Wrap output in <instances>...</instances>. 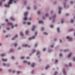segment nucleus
<instances>
[{
	"instance_id": "27",
	"label": "nucleus",
	"mask_w": 75,
	"mask_h": 75,
	"mask_svg": "<svg viewBox=\"0 0 75 75\" xmlns=\"http://www.w3.org/2000/svg\"><path fill=\"white\" fill-rule=\"evenodd\" d=\"M28 31H26V34H28Z\"/></svg>"
},
{
	"instance_id": "10",
	"label": "nucleus",
	"mask_w": 75,
	"mask_h": 75,
	"mask_svg": "<svg viewBox=\"0 0 75 75\" xmlns=\"http://www.w3.org/2000/svg\"><path fill=\"white\" fill-rule=\"evenodd\" d=\"M2 60L3 61H7V60L6 59H2Z\"/></svg>"
},
{
	"instance_id": "59",
	"label": "nucleus",
	"mask_w": 75,
	"mask_h": 75,
	"mask_svg": "<svg viewBox=\"0 0 75 75\" xmlns=\"http://www.w3.org/2000/svg\"><path fill=\"white\" fill-rule=\"evenodd\" d=\"M4 33H6V31L5 30H4Z\"/></svg>"
},
{
	"instance_id": "26",
	"label": "nucleus",
	"mask_w": 75,
	"mask_h": 75,
	"mask_svg": "<svg viewBox=\"0 0 75 75\" xmlns=\"http://www.w3.org/2000/svg\"><path fill=\"white\" fill-rule=\"evenodd\" d=\"M59 56L60 57H62V54H59Z\"/></svg>"
},
{
	"instance_id": "14",
	"label": "nucleus",
	"mask_w": 75,
	"mask_h": 75,
	"mask_svg": "<svg viewBox=\"0 0 75 75\" xmlns=\"http://www.w3.org/2000/svg\"><path fill=\"white\" fill-rule=\"evenodd\" d=\"M16 37H17V35H16L14 38H12V40H14V38H16Z\"/></svg>"
},
{
	"instance_id": "44",
	"label": "nucleus",
	"mask_w": 75,
	"mask_h": 75,
	"mask_svg": "<svg viewBox=\"0 0 75 75\" xmlns=\"http://www.w3.org/2000/svg\"><path fill=\"white\" fill-rule=\"evenodd\" d=\"M1 6V2H0V6Z\"/></svg>"
},
{
	"instance_id": "16",
	"label": "nucleus",
	"mask_w": 75,
	"mask_h": 75,
	"mask_svg": "<svg viewBox=\"0 0 75 75\" xmlns=\"http://www.w3.org/2000/svg\"><path fill=\"white\" fill-rule=\"evenodd\" d=\"M57 31L58 33H59V28H57Z\"/></svg>"
},
{
	"instance_id": "21",
	"label": "nucleus",
	"mask_w": 75,
	"mask_h": 75,
	"mask_svg": "<svg viewBox=\"0 0 75 75\" xmlns=\"http://www.w3.org/2000/svg\"><path fill=\"white\" fill-rule=\"evenodd\" d=\"M21 73V72L19 71H17V74H20Z\"/></svg>"
},
{
	"instance_id": "1",
	"label": "nucleus",
	"mask_w": 75,
	"mask_h": 75,
	"mask_svg": "<svg viewBox=\"0 0 75 75\" xmlns=\"http://www.w3.org/2000/svg\"><path fill=\"white\" fill-rule=\"evenodd\" d=\"M12 1H13L15 3H16V1H14V0H10L8 3V5L5 4L4 5L6 7H9L10 4H12Z\"/></svg>"
},
{
	"instance_id": "5",
	"label": "nucleus",
	"mask_w": 75,
	"mask_h": 75,
	"mask_svg": "<svg viewBox=\"0 0 75 75\" xmlns=\"http://www.w3.org/2000/svg\"><path fill=\"white\" fill-rule=\"evenodd\" d=\"M23 47H28V48H30V46L26 44L23 45Z\"/></svg>"
},
{
	"instance_id": "47",
	"label": "nucleus",
	"mask_w": 75,
	"mask_h": 75,
	"mask_svg": "<svg viewBox=\"0 0 75 75\" xmlns=\"http://www.w3.org/2000/svg\"><path fill=\"white\" fill-rule=\"evenodd\" d=\"M59 41L60 42H62V41L60 39L59 40Z\"/></svg>"
},
{
	"instance_id": "28",
	"label": "nucleus",
	"mask_w": 75,
	"mask_h": 75,
	"mask_svg": "<svg viewBox=\"0 0 75 75\" xmlns=\"http://www.w3.org/2000/svg\"><path fill=\"white\" fill-rule=\"evenodd\" d=\"M37 33L35 32V36H36V35H37Z\"/></svg>"
},
{
	"instance_id": "13",
	"label": "nucleus",
	"mask_w": 75,
	"mask_h": 75,
	"mask_svg": "<svg viewBox=\"0 0 75 75\" xmlns=\"http://www.w3.org/2000/svg\"><path fill=\"white\" fill-rule=\"evenodd\" d=\"M35 63H33L31 65L32 67H34V65H35Z\"/></svg>"
},
{
	"instance_id": "53",
	"label": "nucleus",
	"mask_w": 75,
	"mask_h": 75,
	"mask_svg": "<svg viewBox=\"0 0 75 75\" xmlns=\"http://www.w3.org/2000/svg\"><path fill=\"white\" fill-rule=\"evenodd\" d=\"M7 30H10V28H7Z\"/></svg>"
},
{
	"instance_id": "45",
	"label": "nucleus",
	"mask_w": 75,
	"mask_h": 75,
	"mask_svg": "<svg viewBox=\"0 0 75 75\" xmlns=\"http://www.w3.org/2000/svg\"><path fill=\"white\" fill-rule=\"evenodd\" d=\"M66 15L67 16H69V14H68V13H67L66 14Z\"/></svg>"
},
{
	"instance_id": "15",
	"label": "nucleus",
	"mask_w": 75,
	"mask_h": 75,
	"mask_svg": "<svg viewBox=\"0 0 75 75\" xmlns=\"http://www.w3.org/2000/svg\"><path fill=\"white\" fill-rule=\"evenodd\" d=\"M10 19L12 21H14V19L13 17H11L10 18Z\"/></svg>"
},
{
	"instance_id": "38",
	"label": "nucleus",
	"mask_w": 75,
	"mask_h": 75,
	"mask_svg": "<svg viewBox=\"0 0 75 75\" xmlns=\"http://www.w3.org/2000/svg\"><path fill=\"white\" fill-rule=\"evenodd\" d=\"M51 48H53V47H54V45H51Z\"/></svg>"
},
{
	"instance_id": "31",
	"label": "nucleus",
	"mask_w": 75,
	"mask_h": 75,
	"mask_svg": "<svg viewBox=\"0 0 75 75\" xmlns=\"http://www.w3.org/2000/svg\"><path fill=\"white\" fill-rule=\"evenodd\" d=\"M27 9L28 10H29V9H30V7H28L27 8Z\"/></svg>"
},
{
	"instance_id": "64",
	"label": "nucleus",
	"mask_w": 75,
	"mask_h": 75,
	"mask_svg": "<svg viewBox=\"0 0 75 75\" xmlns=\"http://www.w3.org/2000/svg\"><path fill=\"white\" fill-rule=\"evenodd\" d=\"M74 35H75V33L74 34Z\"/></svg>"
},
{
	"instance_id": "55",
	"label": "nucleus",
	"mask_w": 75,
	"mask_h": 75,
	"mask_svg": "<svg viewBox=\"0 0 75 75\" xmlns=\"http://www.w3.org/2000/svg\"><path fill=\"white\" fill-rule=\"evenodd\" d=\"M1 1H5V0H0Z\"/></svg>"
},
{
	"instance_id": "8",
	"label": "nucleus",
	"mask_w": 75,
	"mask_h": 75,
	"mask_svg": "<svg viewBox=\"0 0 75 75\" xmlns=\"http://www.w3.org/2000/svg\"><path fill=\"white\" fill-rule=\"evenodd\" d=\"M35 28V26H33L32 28V31H34V29Z\"/></svg>"
},
{
	"instance_id": "25",
	"label": "nucleus",
	"mask_w": 75,
	"mask_h": 75,
	"mask_svg": "<svg viewBox=\"0 0 75 75\" xmlns=\"http://www.w3.org/2000/svg\"><path fill=\"white\" fill-rule=\"evenodd\" d=\"M41 30L42 31H43V30H44V28H42Z\"/></svg>"
},
{
	"instance_id": "57",
	"label": "nucleus",
	"mask_w": 75,
	"mask_h": 75,
	"mask_svg": "<svg viewBox=\"0 0 75 75\" xmlns=\"http://www.w3.org/2000/svg\"><path fill=\"white\" fill-rule=\"evenodd\" d=\"M8 71H9V72H10V71H11V70L10 69Z\"/></svg>"
},
{
	"instance_id": "33",
	"label": "nucleus",
	"mask_w": 75,
	"mask_h": 75,
	"mask_svg": "<svg viewBox=\"0 0 75 75\" xmlns=\"http://www.w3.org/2000/svg\"><path fill=\"white\" fill-rule=\"evenodd\" d=\"M71 23H73L74 22V20H71Z\"/></svg>"
},
{
	"instance_id": "49",
	"label": "nucleus",
	"mask_w": 75,
	"mask_h": 75,
	"mask_svg": "<svg viewBox=\"0 0 75 75\" xmlns=\"http://www.w3.org/2000/svg\"><path fill=\"white\" fill-rule=\"evenodd\" d=\"M48 16V14H45V16Z\"/></svg>"
},
{
	"instance_id": "40",
	"label": "nucleus",
	"mask_w": 75,
	"mask_h": 75,
	"mask_svg": "<svg viewBox=\"0 0 75 75\" xmlns=\"http://www.w3.org/2000/svg\"><path fill=\"white\" fill-rule=\"evenodd\" d=\"M13 52V50H10V52Z\"/></svg>"
},
{
	"instance_id": "17",
	"label": "nucleus",
	"mask_w": 75,
	"mask_h": 75,
	"mask_svg": "<svg viewBox=\"0 0 75 75\" xmlns=\"http://www.w3.org/2000/svg\"><path fill=\"white\" fill-rule=\"evenodd\" d=\"M63 72L64 74V75H66V73H65V70H63Z\"/></svg>"
},
{
	"instance_id": "4",
	"label": "nucleus",
	"mask_w": 75,
	"mask_h": 75,
	"mask_svg": "<svg viewBox=\"0 0 75 75\" xmlns=\"http://www.w3.org/2000/svg\"><path fill=\"white\" fill-rule=\"evenodd\" d=\"M66 38L67 39H68V40H69L70 41H71V40H72V38L69 36H67L66 37Z\"/></svg>"
},
{
	"instance_id": "6",
	"label": "nucleus",
	"mask_w": 75,
	"mask_h": 75,
	"mask_svg": "<svg viewBox=\"0 0 75 75\" xmlns=\"http://www.w3.org/2000/svg\"><path fill=\"white\" fill-rule=\"evenodd\" d=\"M24 63H27L28 65H30V62H27L25 60L23 61Z\"/></svg>"
},
{
	"instance_id": "7",
	"label": "nucleus",
	"mask_w": 75,
	"mask_h": 75,
	"mask_svg": "<svg viewBox=\"0 0 75 75\" xmlns=\"http://www.w3.org/2000/svg\"><path fill=\"white\" fill-rule=\"evenodd\" d=\"M35 38V36H33L32 38H29V40H32V39H34Z\"/></svg>"
},
{
	"instance_id": "12",
	"label": "nucleus",
	"mask_w": 75,
	"mask_h": 75,
	"mask_svg": "<svg viewBox=\"0 0 75 75\" xmlns=\"http://www.w3.org/2000/svg\"><path fill=\"white\" fill-rule=\"evenodd\" d=\"M71 55H72V53H70V54H69L68 55V58H69V57H70Z\"/></svg>"
},
{
	"instance_id": "54",
	"label": "nucleus",
	"mask_w": 75,
	"mask_h": 75,
	"mask_svg": "<svg viewBox=\"0 0 75 75\" xmlns=\"http://www.w3.org/2000/svg\"><path fill=\"white\" fill-rule=\"evenodd\" d=\"M6 38H7V37H8V35H6Z\"/></svg>"
},
{
	"instance_id": "35",
	"label": "nucleus",
	"mask_w": 75,
	"mask_h": 75,
	"mask_svg": "<svg viewBox=\"0 0 75 75\" xmlns=\"http://www.w3.org/2000/svg\"><path fill=\"white\" fill-rule=\"evenodd\" d=\"M21 58V59H24V57H22Z\"/></svg>"
},
{
	"instance_id": "48",
	"label": "nucleus",
	"mask_w": 75,
	"mask_h": 75,
	"mask_svg": "<svg viewBox=\"0 0 75 75\" xmlns=\"http://www.w3.org/2000/svg\"><path fill=\"white\" fill-rule=\"evenodd\" d=\"M70 3H71V4H72V3H73V2L71 1L70 2Z\"/></svg>"
},
{
	"instance_id": "61",
	"label": "nucleus",
	"mask_w": 75,
	"mask_h": 75,
	"mask_svg": "<svg viewBox=\"0 0 75 75\" xmlns=\"http://www.w3.org/2000/svg\"><path fill=\"white\" fill-rule=\"evenodd\" d=\"M67 51V50H64V52H66V51Z\"/></svg>"
},
{
	"instance_id": "23",
	"label": "nucleus",
	"mask_w": 75,
	"mask_h": 75,
	"mask_svg": "<svg viewBox=\"0 0 75 75\" xmlns=\"http://www.w3.org/2000/svg\"><path fill=\"white\" fill-rule=\"evenodd\" d=\"M17 43H15L14 44V46L15 47H16V46H17Z\"/></svg>"
},
{
	"instance_id": "2",
	"label": "nucleus",
	"mask_w": 75,
	"mask_h": 75,
	"mask_svg": "<svg viewBox=\"0 0 75 75\" xmlns=\"http://www.w3.org/2000/svg\"><path fill=\"white\" fill-rule=\"evenodd\" d=\"M27 14H28V12H26L25 13H24L25 17L23 18V19L24 20H27Z\"/></svg>"
},
{
	"instance_id": "19",
	"label": "nucleus",
	"mask_w": 75,
	"mask_h": 75,
	"mask_svg": "<svg viewBox=\"0 0 75 75\" xmlns=\"http://www.w3.org/2000/svg\"><path fill=\"white\" fill-rule=\"evenodd\" d=\"M48 68H49V66L48 65H47L46 67H45V69H47Z\"/></svg>"
},
{
	"instance_id": "20",
	"label": "nucleus",
	"mask_w": 75,
	"mask_h": 75,
	"mask_svg": "<svg viewBox=\"0 0 75 75\" xmlns=\"http://www.w3.org/2000/svg\"><path fill=\"white\" fill-rule=\"evenodd\" d=\"M5 55V54H2L1 55V57H4V56Z\"/></svg>"
},
{
	"instance_id": "3",
	"label": "nucleus",
	"mask_w": 75,
	"mask_h": 75,
	"mask_svg": "<svg viewBox=\"0 0 75 75\" xmlns=\"http://www.w3.org/2000/svg\"><path fill=\"white\" fill-rule=\"evenodd\" d=\"M8 25H11L12 26V28H13V27H17V25H16L15 26H13V24L11 23H8Z\"/></svg>"
},
{
	"instance_id": "51",
	"label": "nucleus",
	"mask_w": 75,
	"mask_h": 75,
	"mask_svg": "<svg viewBox=\"0 0 75 75\" xmlns=\"http://www.w3.org/2000/svg\"><path fill=\"white\" fill-rule=\"evenodd\" d=\"M14 72H15V71H13V73H14Z\"/></svg>"
},
{
	"instance_id": "60",
	"label": "nucleus",
	"mask_w": 75,
	"mask_h": 75,
	"mask_svg": "<svg viewBox=\"0 0 75 75\" xmlns=\"http://www.w3.org/2000/svg\"><path fill=\"white\" fill-rule=\"evenodd\" d=\"M33 52H35V50H33Z\"/></svg>"
},
{
	"instance_id": "56",
	"label": "nucleus",
	"mask_w": 75,
	"mask_h": 75,
	"mask_svg": "<svg viewBox=\"0 0 75 75\" xmlns=\"http://www.w3.org/2000/svg\"><path fill=\"white\" fill-rule=\"evenodd\" d=\"M2 71V69H0V71Z\"/></svg>"
},
{
	"instance_id": "30",
	"label": "nucleus",
	"mask_w": 75,
	"mask_h": 75,
	"mask_svg": "<svg viewBox=\"0 0 75 75\" xmlns=\"http://www.w3.org/2000/svg\"><path fill=\"white\" fill-rule=\"evenodd\" d=\"M5 21H6V22H8V19H7L5 20Z\"/></svg>"
},
{
	"instance_id": "32",
	"label": "nucleus",
	"mask_w": 75,
	"mask_h": 75,
	"mask_svg": "<svg viewBox=\"0 0 75 75\" xmlns=\"http://www.w3.org/2000/svg\"><path fill=\"white\" fill-rule=\"evenodd\" d=\"M57 62H58V60H55V62H56V63H57Z\"/></svg>"
},
{
	"instance_id": "9",
	"label": "nucleus",
	"mask_w": 75,
	"mask_h": 75,
	"mask_svg": "<svg viewBox=\"0 0 75 75\" xmlns=\"http://www.w3.org/2000/svg\"><path fill=\"white\" fill-rule=\"evenodd\" d=\"M59 14H60L61 13V10L62 9V8H59Z\"/></svg>"
},
{
	"instance_id": "37",
	"label": "nucleus",
	"mask_w": 75,
	"mask_h": 75,
	"mask_svg": "<svg viewBox=\"0 0 75 75\" xmlns=\"http://www.w3.org/2000/svg\"><path fill=\"white\" fill-rule=\"evenodd\" d=\"M45 50H46V49H45V48L43 49V51H45Z\"/></svg>"
},
{
	"instance_id": "42",
	"label": "nucleus",
	"mask_w": 75,
	"mask_h": 75,
	"mask_svg": "<svg viewBox=\"0 0 75 75\" xmlns=\"http://www.w3.org/2000/svg\"><path fill=\"white\" fill-rule=\"evenodd\" d=\"M3 65L4 66H6V64L4 63L3 64Z\"/></svg>"
},
{
	"instance_id": "62",
	"label": "nucleus",
	"mask_w": 75,
	"mask_h": 75,
	"mask_svg": "<svg viewBox=\"0 0 75 75\" xmlns=\"http://www.w3.org/2000/svg\"><path fill=\"white\" fill-rule=\"evenodd\" d=\"M72 31V29H71V30H70V31Z\"/></svg>"
},
{
	"instance_id": "18",
	"label": "nucleus",
	"mask_w": 75,
	"mask_h": 75,
	"mask_svg": "<svg viewBox=\"0 0 75 75\" xmlns=\"http://www.w3.org/2000/svg\"><path fill=\"white\" fill-rule=\"evenodd\" d=\"M27 24L28 25H30V24H31V23L30 22H27Z\"/></svg>"
},
{
	"instance_id": "29",
	"label": "nucleus",
	"mask_w": 75,
	"mask_h": 75,
	"mask_svg": "<svg viewBox=\"0 0 75 75\" xmlns=\"http://www.w3.org/2000/svg\"><path fill=\"white\" fill-rule=\"evenodd\" d=\"M40 54V52H37V55H38V54Z\"/></svg>"
},
{
	"instance_id": "39",
	"label": "nucleus",
	"mask_w": 75,
	"mask_h": 75,
	"mask_svg": "<svg viewBox=\"0 0 75 75\" xmlns=\"http://www.w3.org/2000/svg\"><path fill=\"white\" fill-rule=\"evenodd\" d=\"M73 61H75V57H74L73 59Z\"/></svg>"
},
{
	"instance_id": "46",
	"label": "nucleus",
	"mask_w": 75,
	"mask_h": 75,
	"mask_svg": "<svg viewBox=\"0 0 75 75\" xmlns=\"http://www.w3.org/2000/svg\"><path fill=\"white\" fill-rule=\"evenodd\" d=\"M23 24H25V22H24L23 23Z\"/></svg>"
},
{
	"instance_id": "41",
	"label": "nucleus",
	"mask_w": 75,
	"mask_h": 75,
	"mask_svg": "<svg viewBox=\"0 0 75 75\" xmlns=\"http://www.w3.org/2000/svg\"><path fill=\"white\" fill-rule=\"evenodd\" d=\"M50 27L51 28H52V27H53V25H50Z\"/></svg>"
},
{
	"instance_id": "58",
	"label": "nucleus",
	"mask_w": 75,
	"mask_h": 75,
	"mask_svg": "<svg viewBox=\"0 0 75 75\" xmlns=\"http://www.w3.org/2000/svg\"><path fill=\"white\" fill-rule=\"evenodd\" d=\"M27 59H28V58H29V57H27V58H26Z\"/></svg>"
},
{
	"instance_id": "52",
	"label": "nucleus",
	"mask_w": 75,
	"mask_h": 75,
	"mask_svg": "<svg viewBox=\"0 0 75 75\" xmlns=\"http://www.w3.org/2000/svg\"><path fill=\"white\" fill-rule=\"evenodd\" d=\"M37 45H35V47H37Z\"/></svg>"
},
{
	"instance_id": "63",
	"label": "nucleus",
	"mask_w": 75,
	"mask_h": 75,
	"mask_svg": "<svg viewBox=\"0 0 75 75\" xmlns=\"http://www.w3.org/2000/svg\"><path fill=\"white\" fill-rule=\"evenodd\" d=\"M1 44L0 43V46H1Z\"/></svg>"
},
{
	"instance_id": "24",
	"label": "nucleus",
	"mask_w": 75,
	"mask_h": 75,
	"mask_svg": "<svg viewBox=\"0 0 75 75\" xmlns=\"http://www.w3.org/2000/svg\"><path fill=\"white\" fill-rule=\"evenodd\" d=\"M44 34H45V35H47V33L46 32H45L44 33Z\"/></svg>"
},
{
	"instance_id": "36",
	"label": "nucleus",
	"mask_w": 75,
	"mask_h": 75,
	"mask_svg": "<svg viewBox=\"0 0 75 75\" xmlns=\"http://www.w3.org/2000/svg\"><path fill=\"white\" fill-rule=\"evenodd\" d=\"M38 14H40V11H38Z\"/></svg>"
},
{
	"instance_id": "34",
	"label": "nucleus",
	"mask_w": 75,
	"mask_h": 75,
	"mask_svg": "<svg viewBox=\"0 0 75 75\" xmlns=\"http://www.w3.org/2000/svg\"><path fill=\"white\" fill-rule=\"evenodd\" d=\"M11 59H14V57H12Z\"/></svg>"
},
{
	"instance_id": "43",
	"label": "nucleus",
	"mask_w": 75,
	"mask_h": 75,
	"mask_svg": "<svg viewBox=\"0 0 75 75\" xmlns=\"http://www.w3.org/2000/svg\"><path fill=\"white\" fill-rule=\"evenodd\" d=\"M61 23H64V21H62L61 22Z\"/></svg>"
},
{
	"instance_id": "50",
	"label": "nucleus",
	"mask_w": 75,
	"mask_h": 75,
	"mask_svg": "<svg viewBox=\"0 0 75 75\" xmlns=\"http://www.w3.org/2000/svg\"><path fill=\"white\" fill-rule=\"evenodd\" d=\"M69 65L70 67H71V64L70 63L69 64Z\"/></svg>"
},
{
	"instance_id": "22",
	"label": "nucleus",
	"mask_w": 75,
	"mask_h": 75,
	"mask_svg": "<svg viewBox=\"0 0 75 75\" xmlns=\"http://www.w3.org/2000/svg\"><path fill=\"white\" fill-rule=\"evenodd\" d=\"M21 35L22 36H23V34L22 33H20Z\"/></svg>"
},
{
	"instance_id": "11",
	"label": "nucleus",
	"mask_w": 75,
	"mask_h": 75,
	"mask_svg": "<svg viewBox=\"0 0 75 75\" xmlns=\"http://www.w3.org/2000/svg\"><path fill=\"white\" fill-rule=\"evenodd\" d=\"M39 23H40L41 24H42L43 22L41 21H38Z\"/></svg>"
}]
</instances>
